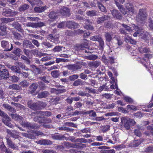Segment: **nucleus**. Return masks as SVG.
Returning a JSON list of instances; mask_svg holds the SVG:
<instances>
[{
  "mask_svg": "<svg viewBox=\"0 0 153 153\" xmlns=\"http://www.w3.org/2000/svg\"><path fill=\"white\" fill-rule=\"evenodd\" d=\"M11 99L14 101L16 102H18L20 99L22 98V97L21 95L17 96L16 97L14 96L10 97Z\"/></svg>",
  "mask_w": 153,
  "mask_h": 153,
  "instance_id": "de8ad7c7",
  "label": "nucleus"
},
{
  "mask_svg": "<svg viewBox=\"0 0 153 153\" xmlns=\"http://www.w3.org/2000/svg\"><path fill=\"white\" fill-rule=\"evenodd\" d=\"M18 12L16 11H13L9 8L4 9L2 12V15L6 17L13 16L18 14Z\"/></svg>",
  "mask_w": 153,
  "mask_h": 153,
  "instance_id": "423d86ee",
  "label": "nucleus"
},
{
  "mask_svg": "<svg viewBox=\"0 0 153 153\" xmlns=\"http://www.w3.org/2000/svg\"><path fill=\"white\" fill-rule=\"evenodd\" d=\"M143 141V140L142 139H140L139 140H134L132 142L131 146L134 147H137Z\"/></svg>",
  "mask_w": 153,
  "mask_h": 153,
  "instance_id": "412c9836",
  "label": "nucleus"
},
{
  "mask_svg": "<svg viewBox=\"0 0 153 153\" xmlns=\"http://www.w3.org/2000/svg\"><path fill=\"white\" fill-rule=\"evenodd\" d=\"M84 48H86V44L85 43L82 44H81L80 46L76 45L75 48V50H76L77 48H78V50L80 49L81 50H84Z\"/></svg>",
  "mask_w": 153,
  "mask_h": 153,
  "instance_id": "6e6d98bb",
  "label": "nucleus"
},
{
  "mask_svg": "<svg viewBox=\"0 0 153 153\" xmlns=\"http://www.w3.org/2000/svg\"><path fill=\"white\" fill-rule=\"evenodd\" d=\"M125 39L126 42H129L132 44H135L136 42L135 40L133 39L128 36H126Z\"/></svg>",
  "mask_w": 153,
  "mask_h": 153,
  "instance_id": "c9c22d12",
  "label": "nucleus"
},
{
  "mask_svg": "<svg viewBox=\"0 0 153 153\" xmlns=\"http://www.w3.org/2000/svg\"><path fill=\"white\" fill-rule=\"evenodd\" d=\"M97 41L99 43L100 50L103 51L104 48V42L102 39L100 37Z\"/></svg>",
  "mask_w": 153,
  "mask_h": 153,
  "instance_id": "4c0bfd02",
  "label": "nucleus"
},
{
  "mask_svg": "<svg viewBox=\"0 0 153 153\" xmlns=\"http://www.w3.org/2000/svg\"><path fill=\"white\" fill-rule=\"evenodd\" d=\"M15 19L13 18H3L1 19V20L2 22L5 23H7L8 22L13 21Z\"/></svg>",
  "mask_w": 153,
  "mask_h": 153,
  "instance_id": "473e14b6",
  "label": "nucleus"
},
{
  "mask_svg": "<svg viewBox=\"0 0 153 153\" xmlns=\"http://www.w3.org/2000/svg\"><path fill=\"white\" fill-rule=\"evenodd\" d=\"M21 124L22 126L27 128L30 130L37 128V126L35 124H32L27 121H22Z\"/></svg>",
  "mask_w": 153,
  "mask_h": 153,
  "instance_id": "1a4fd4ad",
  "label": "nucleus"
},
{
  "mask_svg": "<svg viewBox=\"0 0 153 153\" xmlns=\"http://www.w3.org/2000/svg\"><path fill=\"white\" fill-rule=\"evenodd\" d=\"M7 133L12 137L14 138L15 139H16L18 138L19 136L16 134V132L15 131H11L8 130L7 131Z\"/></svg>",
  "mask_w": 153,
  "mask_h": 153,
  "instance_id": "c756f323",
  "label": "nucleus"
},
{
  "mask_svg": "<svg viewBox=\"0 0 153 153\" xmlns=\"http://www.w3.org/2000/svg\"><path fill=\"white\" fill-rule=\"evenodd\" d=\"M115 3L116 4L117 6L118 7V9L123 14H126L127 13V11L124 8L123 6L120 4L118 1H119V2L121 4H123L125 1V0H114Z\"/></svg>",
  "mask_w": 153,
  "mask_h": 153,
  "instance_id": "0eeeda50",
  "label": "nucleus"
},
{
  "mask_svg": "<svg viewBox=\"0 0 153 153\" xmlns=\"http://www.w3.org/2000/svg\"><path fill=\"white\" fill-rule=\"evenodd\" d=\"M0 149L1 152L5 153H13V152L8 148H7L4 145V143L0 145Z\"/></svg>",
  "mask_w": 153,
  "mask_h": 153,
  "instance_id": "f3484780",
  "label": "nucleus"
},
{
  "mask_svg": "<svg viewBox=\"0 0 153 153\" xmlns=\"http://www.w3.org/2000/svg\"><path fill=\"white\" fill-rule=\"evenodd\" d=\"M13 53L18 56H20L22 54V50L20 49L15 48L14 49Z\"/></svg>",
  "mask_w": 153,
  "mask_h": 153,
  "instance_id": "2f4dec72",
  "label": "nucleus"
},
{
  "mask_svg": "<svg viewBox=\"0 0 153 153\" xmlns=\"http://www.w3.org/2000/svg\"><path fill=\"white\" fill-rule=\"evenodd\" d=\"M13 26L19 31L22 32L23 31V29L22 28L21 25L17 23L14 22L13 24Z\"/></svg>",
  "mask_w": 153,
  "mask_h": 153,
  "instance_id": "5701e85b",
  "label": "nucleus"
},
{
  "mask_svg": "<svg viewBox=\"0 0 153 153\" xmlns=\"http://www.w3.org/2000/svg\"><path fill=\"white\" fill-rule=\"evenodd\" d=\"M37 143L41 145H48L52 144V142L48 139H42L39 140Z\"/></svg>",
  "mask_w": 153,
  "mask_h": 153,
  "instance_id": "ddd939ff",
  "label": "nucleus"
},
{
  "mask_svg": "<svg viewBox=\"0 0 153 153\" xmlns=\"http://www.w3.org/2000/svg\"><path fill=\"white\" fill-rule=\"evenodd\" d=\"M29 7V5L24 4H21L18 8V10L20 12H22L28 9Z\"/></svg>",
  "mask_w": 153,
  "mask_h": 153,
  "instance_id": "4be33fe9",
  "label": "nucleus"
},
{
  "mask_svg": "<svg viewBox=\"0 0 153 153\" xmlns=\"http://www.w3.org/2000/svg\"><path fill=\"white\" fill-rule=\"evenodd\" d=\"M137 127L138 128L137 129H135L134 131V133L135 135L136 136L140 137L142 135V133L141 131H140V126H137Z\"/></svg>",
  "mask_w": 153,
  "mask_h": 153,
  "instance_id": "79ce46f5",
  "label": "nucleus"
},
{
  "mask_svg": "<svg viewBox=\"0 0 153 153\" xmlns=\"http://www.w3.org/2000/svg\"><path fill=\"white\" fill-rule=\"evenodd\" d=\"M45 25V23L42 22H39L37 23H35V28L40 27Z\"/></svg>",
  "mask_w": 153,
  "mask_h": 153,
  "instance_id": "e2e57ef3",
  "label": "nucleus"
},
{
  "mask_svg": "<svg viewBox=\"0 0 153 153\" xmlns=\"http://www.w3.org/2000/svg\"><path fill=\"white\" fill-rule=\"evenodd\" d=\"M48 16L49 17L53 19H55L57 17L56 13L53 11L49 12L48 13Z\"/></svg>",
  "mask_w": 153,
  "mask_h": 153,
  "instance_id": "f704fd0d",
  "label": "nucleus"
},
{
  "mask_svg": "<svg viewBox=\"0 0 153 153\" xmlns=\"http://www.w3.org/2000/svg\"><path fill=\"white\" fill-rule=\"evenodd\" d=\"M66 26L68 27L69 28H73L74 21H68L66 22Z\"/></svg>",
  "mask_w": 153,
  "mask_h": 153,
  "instance_id": "603ef678",
  "label": "nucleus"
},
{
  "mask_svg": "<svg viewBox=\"0 0 153 153\" xmlns=\"http://www.w3.org/2000/svg\"><path fill=\"white\" fill-rule=\"evenodd\" d=\"M101 63L100 61H95L91 62L88 63L89 66L91 67L97 68L100 65Z\"/></svg>",
  "mask_w": 153,
  "mask_h": 153,
  "instance_id": "b1692460",
  "label": "nucleus"
},
{
  "mask_svg": "<svg viewBox=\"0 0 153 153\" xmlns=\"http://www.w3.org/2000/svg\"><path fill=\"white\" fill-rule=\"evenodd\" d=\"M149 34L146 32H143V33H141L140 37L146 41L148 40L149 38Z\"/></svg>",
  "mask_w": 153,
  "mask_h": 153,
  "instance_id": "bb28decb",
  "label": "nucleus"
},
{
  "mask_svg": "<svg viewBox=\"0 0 153 153\" xmlns=\"http://www.w3.org/2000/svg\"><path fill=\"white\" fill-rule=\"evenodd\" d=\"M10 115L13 119L15 120H18V119H20L21 118V117L16 114H10Z\"/></svg>",
  "mask_w": 153,
  "mask_h": 153,
  "instance_id": "4d7b16f0",
  "label": "nucleus"
},
{
  "mask_svg": "<svg viewBox=\"0 0 153 153\" xmlns=\"http://www.w3.org/2000/svg\"><path fill=\"white\" fill-rule=\"evenodd\" d=\"M112 33H110L108 32H106L104 36L105 38L106 41L110 42L112 39Z\"/></svg>",
  "mask_w": 153,
  "mask_h": 153,
  "instance_id": "7c9ffc66",
  "label": "nucleus"
},
{
  "mask_svg": "<svg viewBox=\"0 0 153 153\" xmlns=\"http://www.w3.org/2000/svg\"><path fill=\"white\" fill-rule=\"evenodd\" d=\"M30 67L32 68V71L35 74L37 75L40 74L42 72V71L40 68L37 67L35 65H30Z\"/></svg>",
  "mask_w": 153,
  "mask_h": 153,
  "instance_id": "a211bd4d",
  "label": "nucleus"
},
{
  "mask_svg": "<svg viewBox=\"0 0 153 153\" xmlns=\"http://www.w3.org/2000/svg\"><path fill=\"white\" fill-rule=\"evenodd\" d=\"M23 46L27 48L31 49L35 48V46L32 43L28 40H25L24 41Z\"/></svg>",
  "mask_w": 153,
  "mask_h": 153,
  "instance_id": "2eb2a0df",
  "label": "nucleus"
},
{
  "mask_svg": "<svg viewBox=\"0 0 153 153\" xmlns=\"http://www.w3.org/2000/svg\"><path fill=\"white\" fill-rule=\"evenodd\" d=\"M11 70L15 73L18 74L20 73L21 69L19 68H17L16 66H13V67L12 68Z\"/></svg>",
  "mask_w": 153,
  "mask_h": 153,
  "instance_id": "09e8293b",
  "label": "nucleus"
},
{
  "mask_svg": "<svg viewBox=\"0 0 153 153\" xmlns=\"http://www.w3.org/2000/svg\"><path fill=\"white\" fill-rule=\"evenodd\" d=\"M46 9V6L35 7L34 8L35 11L37 13H41Z\"/></svg>",
  "mask_w": 153,
  "mask_h": 153,
  "instance_id": "c85d7f7f",
  "label": "nucleus"
},
{
  "mask_svg": "<svg viewBox=\"0 0 153 153\" xmlns=\"http://www.w3.org/2000/svg\"><path fill=\"white\" fill-rule=\"evenodd\" d=\"M21 59L25 61V62L27 64H30V61L27 57L24 55H22L21 56Z\"/></svg>",
  "mask_w": 153,
  "mask_h": 153,
  "instance_id": "3c124183",
  "label": "nucleus"
},
{
  "mask_svg": "<svg viewBox=\"0 0 153 153\" xmlns=\"http://www.w3.org/2000/svg\"><path fill=\"white\" fill-rule=\"evenodd\" d=\"M51 74L52 76L54 78H57L59 75V71L57 70H55L52 71L51 72Z\"/></svg>",
  "mask_w": 153,
  "mask_h": 153,
  "instance_id": "8fccbe9b",
  "label": "nucleus"
},
{
  "mask_svg": "<svg viewBox=\"0 0 153 153\" xmlns=\"http://www.w3.org/2000/svg\"><path fill=\"white\" fill-rule=\"evenodd\" d=\"M146 152L149 153L153 152V146H149L146 148L144 150Z\"/></svg>",
  "mask_w": 153,
  "mask_h": 153,
  "instance_id": "13d9d810",
  "label": "nucleus"
},
{
  "mask_svg": "<svg viewBox=\"0 0 153 153\" xmlns=\"http://www.w3.org/2000/svg\"><path fill=\"white\" fill-rule=\"evenodd\" d=\"M152 56L150 54H145L144 57L143 58V60L146 62L147 64H144V66L147 68V65L150 64V62L149 59L152 58Z\"/></svg>",
  "mask_w": 153,
  "mask_h": 153,
  "instance_id": "dca6fc26",
  "label": "nucleus"
},
{
  "mask_svg": "<svg viewBox=\"0 0 153 153\" xmlns=\"http://www.w3.org/2000/svg\"><path fill=\"white\" fill-rule=\"evenodd\" d=\"M111 79L112 80V81H111V82L112 84H115V87L116 89L117 90H118L119 88H118L117 80H116L114 77H111Z\"/></svg>",
  "mask_w": 153,
  "mask_h": 153,
  "instance_id": "5fc2aeb1",
  "label": "nucleus"
},
{
  "mask_svg": "<svg viewBox=\"0 0 153 153\" xmlns=\"http://www.w3.org/2000/svg\"><path fill=\"white\" fill-rule=\"evenodd\" d=\"M38 86L37 84L36 83H33L30 85V91L32 94L35 92Z\"/></svg>",
  "mask_w": 153,
  "mask_h": 153,
  "instance_id": "cd10ccee",
  "label": "nucleus"
},
{
  "mask_svg": "<svg viewBox=\"0 0 153 153\" xmlns=\"http://www.w3.org/2000/svg\"><path fill=\"white\" fill-rule=\"evenodd\" d=\"M84 84V82L79 79H78L75 81L73 83V85L77 86L79 85H83Z\"/></svg>",
  "mask_w": 153,
  "mask_h": 153,
  "instance_id": "72a5a7b5",
  "label": "nucleus"
},
{
  "mask_svg": "<svg viewBox=\"0 0 153 153\" xmlns=\"http://www.w3.org/2000/svg\"><path fill=\"white\" fill-rule=\"evenodd\" d=\"M125 7L127 10L130 13H131L132 14H133L134 12V6L133 5L130 3H126L125 4Z\"/></svg>",
  "mask_w": 153,
  "mask_h": 153,
  "instance_id": "aec40b11",
  "label": "nucleus"
},
{
  "mask_svg": "<svg viewBox=\"0 0 153 153\" xmlns=\"http://www.w3.org/2000/svg\"><path fill=\"white\" fill-rule=\"evenodd\" d=\"M43 153H56V151L52 149H43L42 151Z\"/></svg>",
  "mask_w": 153,
  "mask_h": 153,
  "instance_id": "774afa93",
  "label": "nucleus"
},
{
  "mask_svg": "<svg viewBox=\"0 0 153 153\" xmlns=\"http://www.w3.org/2000/svg\"><path fill=\"white\" fill-rule=\"evenodd\" d=\"M51 138L54 140H64L65 139V137L62 135H57L56 134H52L51 135Z\"/></svg>",
  "mask_w": 153,
  "mask_h": 153,
  "instance_id": "6ab92c4d",
  "label": "nucleus"
},
{
  "mask_svg": "<svg viewBox=\"0 0 153 153\" xmlns=\"http://www.w3.org/2000/svg\"><path fill=\"white\" fill-rule=\"evenodd\" d=\"M42 45L48 48H52L53 46L52 44L47 41L42 42Z\"/></svg>",
  "mask_w": 153,
  "mask_h": 153,
  "instance_id": "c03bdc74",
  "label": "nucleus"
},
{
  "mask_svg": "<svg viewBox=\"0 0 153 153\" xmlns=\"http://www.w3.org/2000/svg\"><path fill=\"white\" fill-rule=\"evenodd\" d=\"M10 79L12 82H16L18 81L19 78L16 76L13 75L10 76Z\"/></svg>",
  "mask_w": 153,
  "mask_h": 153,
  "instance_id": "052dcab7",
  "label": "nucleus"
},
{
  "mask_svg": "<svg viewBox=\"0 0 153 153\" xmlns=\"http://www.w3.org/2000/svg\"><path fill=\"white\" fill-rule=\"evenodd\" d=\"M27 105L30 108L34 110L41 109L42 108H44L46 106V104L42 102L33 103L31 101L28 102Z\"/></svg>",
  "mask_w": 153,
  "mask_h": 153,
  "instance_id": "f03ea898",
  "label": "nucleus"
},
{
  "mask_svg": "<svg viewBox=\"0 0 153 153\" xmlns=\"http://www.w3.org/2000/svg\"><path fill=\"white\" fill-rule=\"evenodd\" d=\"M39 86L41 90H44L46 89L47 86L45 84L42 82H40L39 83Z\"/></svg>",
  "mask_w": 153,
  "mask_h": 153,
  "instance_id": "338daca9",
  "label": "nucleus"
},
{
  "mask_svg": "<svg viewBox=\"0 0 153 153\" xmlns=\"http://www.w3.org/2000/svg\"><path fill=\"white\" fill-rule=\"evenodd\" d=\"M147 16V15L146 10L143 9H140L138 14L136 16V20L138 22L142 23L146 19Z\"/></svg>",
  "mask_w": 153,
  "mask_h": 153,
  "instance_id": "20e7f679",
  "label": "nucleus"
},
{
  "mask_svg": "<svg viewBox=\"0 0 153 153\" xmlns=\"http://www.w3.org/2000/svg\"><path fill=\"white\" fill-rule=\"evenodd\" d=\"M97 56L94 55H91L88 56H87V59L90 60H94L96 59Z\"/></svg>",
  "mask_w": 153,
  "mask_h": 153,
  "instance_id": "0e129e2a",
  "label": "nucleus"
},
{
  "mask_svg": "<svg viewBox=\"0 0 153 153\" xmlns=\"http://www.w3.org/2000/svg\"><path fill=\"white\" fill-rule=\"evenodd\" d=\"M49 94L48 92L45 91L42 92L38 94L37 97L39 98H45L48 97Z\"/></svg>",
  "mask_w": 153,
  "mask_h": 153,
  "instance_id": "393cba45",
  "label": "nucleus"
},
{
  "mask_svg": "<svg viewBox=\"0 0 153 153\" xmlns=\"http://www.w3.org/2000/svg\"><path fill=\"white\" fill-rule=\"evenodd\" d=\"M86 113V112L82 111H79L77 110H76L74 112L72 113V115L75 116L82 114H85Z\"/></svg>",
  "mask_w": 153,
  "mask_h": 153,
  "instance_id": "bf43d9fd",
  "label": "nucleus"
},
{
  "mask_svg": "<svg viewBox=\"0 0 153 153\" xmlns=\"http://www.w3.org/2000/svg\"><path fill=\"white\" fill-rule=\"evenodd\" d=\"M122 126L126 130H129L131 127L136 123L135 120L128 117H123L121 119Z\"/></svg>",
  "mask_w": 153,
  "mask_h": 153,
  "instance_id": "f257e3e1",
  "label": "nucleus"
},
{
  "mask_svg": "<svg viewBox=\"0 0 153 153\" xmlns=\"http://www.w3.org/2000/svg\"><path fill=\"white\" fill-rule=\"evenodd\" d=\"M60 13L63 16H68L70 15V10L67 7H64L61 8Z\"/></svg>",
  "mask_w": 153,
  "mask_h": 153,
  "instance_id": "f8f14e48",
  "label": "nucleus"
},
{
  "mask_svg": "<svg viewBox=\"0 0 153 153\" xmlns=\"http://www.w3.org/2000/svg\"><path fill=\"white\" fill-rule=\"evenodd\" d=\"M112 15L114 17L117 19H120L122 18L121 14L117 10L113 9L111 11Z\"/></svg>",
  "mask_w": 153,
  "mask_h": 153,
  "instance_id": "9b49d317",
  "label": "nucleus"
},
{
  "mask_svg": "<svg viewBox=\"0 0 153 153\" xmlns=\"http://www.w3.org/2000/svg\"><path fill=\"white\" fill-rule=\"evenodd\" d=\"M1 45L2 47L4 48V51H10L13 48V47L12 44H10H10L9 42L6 41L2 40L1 41Z\"/></svg>",
  "mask_w": 153,
  "mask_h": 153,
  "instance_id": "6e6552de",
  "label": "nucleus"
},
{
  "mask_svg": "<svg viewBox=\"0 0 153 153\" xmlns=\"http://www.w3.org/2000/svg\"><path fill=\"white\" fill-rule=\"evenodd\" d=\"M97 4L98 5L99 8L102 12H106V10L105 8L100 2H98Z\"/></svg>",
  "mask_w": 153,
  "mask_h": 153,
  "instance_id": "a18cd8bd",
  "label": "nucleus"
},
{
  "mask_svg": "<svg viewBox=\"0 0 153 153\" xmlns=\"http://www.w3.org/2000/svg\"><path fill=\"white\" fill-rule=\"evenodd\" d=\"M9 77L8 71L4 65H0V80L7 79Z\"/></svg>",
  "mask_w": 153,
  "mask_h": 153,
  "instance_id": "39448f33",
  "label": "nucleus"
},
{
  "mask_svg": "<svg viewBox=\"0 0 153 153\" xmlns=\"http://www.w3.org/2000/svg\"><path fill=\"white\" fill-rule=\"evenodd\" d=\"M114 38L117 41V43L118 45H121L123 44V40L120 37L116 36L115 35Z\"/></svg>",
  "mask_w": 153,
  "mask_h": 153,
  "instance_id": "49530a36",
  "label": "nucleus"
},
{
  "mask_svg": "<svg viewBox=\"0 0 153 153\" xmlns=\"http://www.w3.org/2000/svg\"><path fill=\"white\" fill-rule=\"evenodd\" d=\"M7 144L8 147L13 150H18V147L16 145L13 143L11 139L9 138L6 137Z\"/></svg>",
  "mask_w": 153,
  "mask_h": 153,
  "instance_id": "9d476101",
  "label": "nucleus"
},
{
  "mask_svg": "<svg viewBox=\"0 0 153 153\" xmlns=\"http://www.w3.org/2000/svg\"><path fill=\"white\" fill-rule=\"evenodd\" d=\"M91 22H89V21L87 20V30H90L93 29V27L91 25Z\"/></svg>",
  "mask_w": 153,
  "mask_h": 153,
  "instance_id": "680f3d73",
  "label": "nucleus"
},
{
  "mask_svg": "<svg viewBox=\"0 0 153 153\" xmlns=\"http://www.w3.org/2000/svg\"><path fill=\"white\" fill-rule=\"evenodd\" d=\"M36 113L37 114L40 116H46L47 117L50 116L52 114L51 112L49 111H39L37 112Z\"/></svg>",
  "mask_w": 153,
  "mask_h": 153,
  "instance_id": "a878e982",
  "label": "nucleus"
},
{
  "mask_svg": "<svg viewBox=\"0 0 153 153\" xmlns=\"http://www.w3.org/2000/svg\"><path fill=\"white\" fill-rule=\"evenodd\" d=\"M139 51L141 53L149 52H150L149 49L145 47L140 48H139Z\"/></svg>",
  "mask_w": 153,
  "mask_h": 153,
  "instance_id": "a19ab883",
  "label": "nucleus"
},
{
  "mask_svg": "<svg viewBox=\"0 0 153 153\" xmlns=\"http://www.w3.org/2000/svg\"><path fill=\"white\" fill-rule=\"evenodd\" d=\"M108 16H106L104 15L102 17H100L97 21V23L100 24L103 23L104 21L107 19Z\"/></svg>",
  "mask_w": 153,
  "mask_h": 153,
  "instance_id": "ea45409f",
  "label": "nucleus"
},
{
  "mask_svg": "<svg viewBox=\"0 0 153 153\" xmlns=\"http://www.w3.org/2000/svg\"><path fill=\"white\" fill-rule=\"evenodd\" d=\"M27 132H28L27 138L33 139L35 138V137L33 134H34V131H27Z\"/></svg>",
  "mask_w": 153,
  "mask_h": 153,
  "instance_id": "37998d69",
  "label": "nucleus"
},
{
  "mask_svg": "<svg viewBox=\"0 0 153 153\" xmlns=\"http://www.w3.org/2000/svg\"><path fill=\"white\" fill-rule=\"evenodd\" d=\"M8 88L9 89L18 90L20 89L21 87L17 84H13L10 85L8 87Z\"/></svg>",
  "mask_w": 153,
  "mask_h": 153,
  "instance_id": "58836bf2",
  "label": "nucleus"
},
{
  "mask_svg": "<svg viewBox=\"0 0 153 153\" xmlns=\"http://www.w3.org/2000/svg\"><path fill=\"white\" fill-rule=\"evenodd\" d=\"M65 67L69 70H72L73 71L81 68V67L77 64L67 65L65 66Z\"/></svg>",
  "mask_w": 153,
  "mask_h": 153,
  "instance_id": "4468645a",
  "label": "nucleus"
},
{
  "mask_svg": "<svg viewBox=\"0 0 153 153\" xmlns=\"http://www.w3.org/2000/svg\"><path fill=\"white\" fill-rule=\"evenodd\" d=\"M20 85L23 87H26L29 85V83L26 80H24L20 82Z\"/></svg>",
  "mask_w": 153,
  "mask_h": 153,
  "instance_id": "69168bd1",
  "label": "nucleus"
},
{
  "mask_svg": "<svg viewBox=\"0 0 153 153\" xmlns=\"http://www.w3.org/2000/svg\"><path fill=\"white\" fill-rule=\"evenodd\" d=\"M28 1L32 5L41 4L42 3L40 0H28Z\"/></svg>",
  "mask_w": 153,
  "mask_h": 153,
  "instance_id": "e433bc0d",
  "label": "nucleus"
},
{
  "mask_svg": "<svg viewBox=\"0 0 153 153\" xmlns=\"http://www.w3.org/2000/svg\"><path fill=\"white\" fill-rule=\"evenodd\" d=\"M0 115L2 117V121L5 125L10 128L13 127L10 122L11 121V118L7 114H5L4 111H1L0 109Z\"/></svg>",
  "mask_w": 153,
  "mask_h": 153,
  "instance_id": "7ed1b4c3",
  "label": "nucleus"
},
{
  "mask_svg": "<svg viewBox=\"0 0 153 153\" xmlns=\"http://www.w3.org/2000/svg\"><path fill=\"white\" fill-rule=\"evenodd\" d=\"M33 51H34V50H33L31 51L26 49H24L23 50L24 53L27 57H29L30 56L31 51L33 52Z\"/></svg>",
  "mask_w": 153,
  "mask_h": 153,
  "instance_id": "864d4df0",
  "label": "nucleus"
}]
</instances>
